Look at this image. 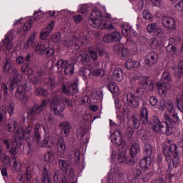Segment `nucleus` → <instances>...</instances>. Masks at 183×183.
<instances>
[{
    "mask_svg": "<svg viewBox=\"0 0 183 183\" xmlns=\"http://www.w3.org/2000/svg\"><path fill=\"white\" fill-rule=\"evenodd\" d=\"M110 127L112 128H116L114 133L110 137V139L116 147H119V145H122L124 147V143L121 137V131H119V128L121 126L119 124H117L112 119L109 120Z\"/></svg>",
    "mask_w": 183,
    "mask_h": 183,
    "instance_id": "nucleus-1",
    "label": "nucleus"
},
{
    "mask_svg": "<svg viewBox=\"0 0 183 183\" xmlns=\"http://www.w3.org/2000/svg\"><path fill=\"white\" fill-rule=\"evenodd\" d=\"M154 154L152 146L149 143H147L144 147V158L140 161V165L143 169H148L151 165V157Z\"/></svg>",
    "mask_w": 183,
    "mask_h": 183,
    "instance_id": "nucleus-2",
    "label": "nucleus"
},
{
    "mask_svg": "<svg viewBox=\"0 0 183 183\" xmlns=\"http://www.w3.org/2000/svg\"><path fill=\"white\" fill-rule=\"evenodd\" d=\"M178 151V146L175 144H172L170 146H166L164 148L163 153L166 157L167 164L169 165L168 172L172 171V159L171 158V154L174 155Z\"/></svg>",
    "mask_w": 183,
    "mask_h": 183,
    "instance_id": "nucleus-3",
    "label": "nucleus"
},
{
    "mask_svg": "<svg viewBox=\"0 0 183 183\" xmlns=\"http://www.w3.org/2000/svg\"><path fill=\"white\" fill-rule=\"evenodd\" d=\"M89 16L90 18L89 22L93 28H99L101 26L102 24V12L101 11L98 9H94Z\"/></svg>",
    "mask_w": 183,
    "mask_h": 183,
    "instance_id": "nucleus-4",
    "label": "nucleus"
},
{
    "mask_svg": "<svg viewBox=\"0 0 183 183\" xmlns=\"http://www.w3.org/2000/svg\"><path fill=\"white\" fill-rule=\"evenodd\" d=\"M46 105H48V100H43L40 104H34L30 109L29 114L31 117H32V118H36L38 115H40L41 112L45 111Z\"/></svg>",
    "mask_w": 183,
    "mask_h": 183,
    "instance_id": "nucleus-5",
    "label": "nucleus"
},
{
    "mask_svg": "<svg viewBox=\"0 0 183 183\" xmlns=\"http://www.w3.org/2000/svg\"><path fill=\"white\" fill-rule=\"evenodd\" d=\"M51 111H54V115H61L65 110V105L59 103V98L54 96L50 102Z\"/></svg>",
    "mask_w": 183,
    "mask_h": 183,
    "instance_id": "nucleus-6",
    "label": "nucleus"
},
{
    "mask_svg": "<svg viewBox=\"0 0 183 183\" xmlns=\"http://www.w3.org/2000/svg\"><path fill=\"white\" fill-rule=\"evenodd\" d=\"M163 28H166L168 31H175L177 29V24H175V19L168 16H163L161 20Z\"/></svg>",
    "mask_w": 183,
    "mask_h": 183,
    "instance_id": "nucleus-7",
    "label": "nucleus"
},
{
    "mask_svg": "<svg viewBox=\"0 0 183 183\" xmlns=\"http://www.w3.org/2000/svg\"><path fill=\"white\" fill-rule=\"evenodd\" d=\"M158 52L157 51H150L149 52L146 56L145 64L147 65V66H154L155 64L158 62V58H159Z\"/></svg>",
    "mask_w": 183,
    "mask_h": 183,
    "instance_id": "nucleus-8",
    "label": "nucleus"
},
{
    "mask_svg": "<svg viewBox=\"0 0 183 183\" xmlns=\"http://www.w3.org/2000/svg\"><path fill=\"white\" fill-rule=\"evenodd\" d=\"M15 98L19 101H21L22 104H26L28 102V97L25 94L24 86H19L16 89Z\"/></svg>",
    "mask_w": 183,
    "mask_h": 183,
    "instance_id": "nucleus-9",
    "label": "nucleus"
},
{
    "mask_svg": "<svg viewBox=\"0 0 183 183\" xmlns=\"http://www.w3.org/2000/svg\"><path fill=\"white\" fill-rule=\"evenodd\" d=\"M39 147H41V148H53V147L55 145V137L51 135H49L47 137H45L42 141V143H37Z\"/></svg>",
    "mask_w": 183,
    "mask_h": 183,
    "instance_id": "nucleus-10",
    "label": "nucleus"
},
{
    "mask_svg": "<svg viewBox=\"0 0 183 183\" xmlns=\"http://www.w3.org/2000/svg\"><path fill=\"white\" fill-rule=\"evenodd\" d=\"M139 82L141 85H143V86H146V89L149 92H151V91H154V89L155 88V83L154 82V80L149 79L148 76H143L139 79Z\"/></svg>",
    "mask_w": 183,
    "mask_h": 183,
    "instance_id": "nucleus-11",
    "label": "nucleus"
},
{
    "mask_svg": "<svg viewBox=\"0 0 183 183\" xmlns=\"http://www.w3.org/2000/svg\"><path fill=\"white\" fill-rule=\"evenodd\" d=\"M159 132L166 134V135H172V127H171V124L166 120L165 122H161L158 130V133Z\"/></svg>",
    "mask_w": 183,
    "mask_h": 183,
    "instance_id": "nucleus-12",
    "label": "nucleus"
},
{
    "mask_svg": "<svg viewBox=\"0 0 183 183\" xmlns=\"http://www.w3.org/2000/svg\"><path fill=\"white\" fill-rule=\"evenodd\" d=\"M121 39V34L118 31H114L103 36L104 42H118Z\"/></svg>",
    "mask_w": 183,
    "mask_h": 183,
    "instance_id": "nucleus-13",
    "label": "nucleus"
},
{
    "mask_svg": "<svg viewBox=\"0 0 183 183\" xmlns=\"http://www.w3.org/2000/svg\"><path fill=\"white\" fill-rule=\"evenodd\" d=\"M127 104H129V107H131L132 108H134L135 109L139 108V100L138 99V98L134 97V94H132V93H127Z\"/></svg>",
    "mask_w": 183,
    "mask_h": 183,
    "instance_id": "nucleus-14",
    "label": "nucleus"
},
{
    "mask_svg": "<svg viewBox=\"0 0 183 183\" xmlns=\"http://www.w3.org/2000/svg\"><path fill=\"white\" fill-rule=\"evenodd\" d=\"M140 122L142 125H148L149 119L148 118V109L145 107H142L139 111Z\"/></svg>",
    "mask_w": 183,
    "mask_h": 183,
    "instance_id": "nucleus-15",
    "label": "nucleus"
},
{
    "mask_svg": "<svg viewBox=\"0 0 183 183\" xmlns=\"http://www.w3.org/2000/svg\"><path fill=\"white\" fill-rule=\"evenodd\" d=\"M157 86L158 88L159 95L161 97H167V94H168L167 89H169V84L159 81L157 83Z\"/></svg>",
    "mask_w": 183,
    "mask_h": 183,
    "instance_id": "nucleus-16",
    "label": "nucleus"
},
{
    "mask_svg": "<svg viewBox=\"0 0 183 183\" xmlns=\"http://www.w3.org/2000/svg\"><path fill=\"white\" fill-rule=\"evenodd\" d=\"M31 132H32V126L27 127L26 130L21 127L17 129L16 139H24L25 134L31 135Z\"/></svg>",
    "mask_w": 183,
    "mask_h": 183,
    "instance_id": "nucleus-17",
    "label": "nucleus"
},
{
    "mask_svg": "<svg viewBox=\"0 0 183 183\" xmlns=\"http://www.w3.org/2000/svg\"><path fill=\"white\" fill-rule=\"evenodd\" d=\"M54 26H55V24L54 22H51L47 26V27L44 28L40 34L41 39L45 40L46 38H48V36H49V34L52 32Z\"/></svg>",
    "mask_w": 183,
    "mask_h": 183,
    "instance_id": "nucleus-18",
    "label": "nucleus"
},
{
    "mask_svg": "<svg viewBox=\"0 0 183 183\" xmlns=\"http://www.w3.org/2000/svg\"><path fill=\"white\" fill-rule=\"evenodd\" d=\"M161 124V121H159V118L157 116H154L150 119V128L154 131L155 134H158V131L159 130V125Z\"/></svg>",
    "mask_w": 183,
    "mask_h": 183,
    "instance_id": "nucleus-19",
    "label": "nucleus"
},
{
    "mask_svg": "<svg viewBox=\"0 0 183 183\" xmlns=\"http://www.w3.org/2000/svg\"><path fill=\"white\" fill-rule=\"evenodd\" d=\"M12 39H14V33L12 31H9L6 34V37L4 41V44L9 51H10V49H12V47L14 46Z\"/></svg>",
    "mask_w": 183,
    "mask_h": 183,
    "instance_id": "nucleus-20",
    "label": "nucleus"
},
{
    "mask_svg": "<svg viewBox=\"0 0 183 183\" xmlns=\"http://www.w3.org/2000/svg\"><path fill=\"white\" fill-rule=\"evenodd\" d=\"M164 121H167L170 125H178L179 124V117L177 114H173L172 118L168 114H164Z\"/></svg>",
    "mask_w": 183,
    "mask_h": 183,
    "instance_id": "nucleus-21",
    "label": "nucleus"
},
{
    "mask_svg": "<svg viewBox=\"0 0 183 183\" xmlns=\"http://www.w3.org/2000/svg\"><path fill=\"white\" fill-rule=\"evenodd\" d=\"M49 167L44 166L42 169L41 173V183H51V179H49Z\"/></svg>",
    "mask_w": 183,
    "mask_h": 183,
    "instance_id": "nucleus-22",
    "label": "nucleus"
},
{
    "mask_svg": "<svg viewBox=\"0 0 183 183\" xmlns=\"http://www.w3.org/2000/svg\"><path fill=\"white\" fill-rule=\"evenodd\" d=\"M112 78L114 81L121 82L124 79V71L121 68L116 69L112 74Z\"/></svg>",
    "mask_w": 183,
    "mask_h": 183,
    "instance_id": "nucleus-23",
    "label": "nucleus"
},
{
    "mask_svg": "<svg viewBox=\"0 0 183 183\" xmlns=\"http://www.w3.org/2000/svg\"><path fill=\"white\" fill-rule=\"evenodd\" d=\"M34 136L36 144H40L41 141V124L36 123L34 128Z\"/></svg>",
    "mask_w": 183,
    "mask_h": 183,
    "instance_id": "nucleus-24",
    "label": "nucleus"
},
{
    "mask_svg": "<svg viewBox=\"0 0 183 183\" xmlns=\"http://www.w3.org/2000/svg\"><path fill=\"white\" fill-rule=\"evenodd\" d=\"M141 151V147H139V142L135 141L132 144L130 149L131 157H136L137 154Z\"/></svg>",
    "mask_w": 183,
    "mask_h": 183,
    "instance_id": "nucleus-25",
    "label": "nucleus"
},
{
    "mask_svg": "<svg viewBox=\"0 0 183 183\" xmlns=\"http://www.w3.org/2000/svg\"><path fill=\"white\" fill-rule=\"evenodd\" d=\"M166 51L171 55H175L177 54V46H175V42H174V39H169V44L166 47Z\"/></svg>",
    "mask_w": 183,
    "mask_h": 183,
    "instance_id": "nucleus-26",
    "label": "nucleus"
},
{
    "mask_svg": "<svg viewBox=\"0 0 183 183\" xmlns=\"http://www.w3.org/2000/svg\"><path fill=\"white\" fill-rule=\"evenodd\" d=\"M11 69H12V61L8 58H6L2 69L3 73H4L5 75H9Z\"/></svg>",
    "mask_w": 183,
    "mask_h": 183,
    "instance_id": "nucleus-27",
    "label": "nucleus"
},
{
    "mask_svg": "<svg viewBox=\"0 0 183 183\" xmlns=\"http://www.w3.org/2000/svg\"><path fill=\"white\" fill-rule=\"evenodd\" d=\"M78 58L83 64H88V62H91V56L85 51H79Z\"/></svg>",
    "mask_w": 183,
    "mask_h": 183,
    "instance_id": "nucleus-28",
    "label": "nucleus"
},
{
    "mask_svg": "<svg viewBox=\"0 0 183 183\" xmlns=\"http://www.w3.org/2000/svg\"><path fill=\"white\" fill-rule=\"evenodd\" d=\"M141 64L139 61L132 60V59H128L126 61L127 69H132V68H139Z\"/></svg>",
    "mask_w": 183,
    "mask_h": 183,
    "instance_id": "nucleus-29",
    "label": "nucleus"
},
{
    "mask_svg": "<svg viewBox=\"0 0 183 183\" xmlns=\"http://www.w3.org/2000/svg\"><path fill=\"white\" fill-rule=\"evenodd\" d=\"M57 148L60 154H64L65 152V149H66V144H65L64 137H59L57 143Z\"/></svg>",
    "mask_w": 183,
    "mask_h": 183,
    "instance_id": "nucleus-30",
    "label": "nucleus"
},
{
    "mask_svg": "<svg viewBox=\"0 0 183 183\" xmlns=\"http://www.w3.org/2000/svg\"><path fill=\"white\" fill-rule=\"evenodd\" d=\"M64 95L65 94L62 92H59L58 95L56 97H58L59 101H62V102H64V104H66L67 107H72V101L65 97Z\"/></svg>",
    "mask_w": 183,
    "mask_h": 183,
    "instance_id": "nucleus-31",
    "label": "nucleus"
},
{
    "mask_svg": "<svg viewBox=\"0 0 183 183\" xmlns=\"http://www.w3.org/2000/svg\"><path fill=\"white\" fill-rule=\"evenodd\" d=\"M160 81L167 84L168 85L172 83V80L171 79V74L169 71H166L163 73Z\"/></svg>",
    "mask_w": 183,
    "mask_h": 183,
    "instance_id": "nucleus-32",
    "label": "nucleus"
},
{
    "mask_svg": "<svg viewBox=\"0 0 183 183\" xmlns=\"http://www.w3.org/2000/svg\"><path fill=\"white\" fill-rule=\"evenodd\" d=\"M74 64L67 63L66 66L64 67V74L65 75H68L69 76L74 75Z\"/></svg>",
    "mask_w": 183,
    "mask_h": 183,
    "instance_id": "nucleus-33",
    "label": "nucleus"
},
{
    "mask_svg": "<svg viewBox=\"0 0 183 183\" xmlns=\"http://www.w3.org/2000/svg\"><path fill=\"white\" fill-rule=\"evenodd\" d=\"M113 174L116 175V177H119L120 181L122 182L120 183H127V180L125 179V175L124 174V173L121 172L117 167H115L113 169Z\"/></svg>",
    "mask_w": 183,
    "mask_h": 183,
    "instance_id": "nucleus-34",
    "label": "nucleus"
},
{
    "mask_svg": "<svg viewBox=\"0 0 183 183\" xmlns=\"http://www.w3.org/2000/svg\"><path fill=\"white\" fill-rule=\"evenodd\" d=\"M11 74H12L11 82H15L18 84L21 80V74H19V73L18 72V69H14L11 71Z\"/></svg>",
    "mask_w": 183,
    "mask_h": 183,
    "instance_id": "nucleus-35",
    "label": "nucleus"
},
{
    "mask_svg": "<svg viewBox=\"0 0 183 183\" xmlns=\"http://www.w3.org/2000/svg\"><path fill=\"white\" fill-rule=\"evenodd\" d=\"M36 97H48V90L39 87L34 90Z\"/></svg>",
    "mask_w": 183,
    "mask_h": 183,
    "instance_id": "nucleus-36",
    "label": "nucleus"
},
{
    "mask_svg": "<svg viewBox=\"0 0 183 183\" xmlns=\"http://www.w3.org/2000/svg\"><path fill=\"white\" fill-rule=\"evenodd\" d=\"M44 159L46 162H54V159H55V154L52 150L48 151L45 156Z\"/></svg>",
    "mask_w": 183,
    "mask_h": 183,
    "instance_id": "nucleus-37",
    "label": "nucleus"
},
{
    "mask_svg": "<svg viewBox=\"0 0 183 183\" xmlns=\"http://www.w3.org/2000/svg\"><path fill=\"white\" fill-rule=\"evenodd\" d=\"M174 167V168H177L178 165H179V152L178 150L173 154V159L172 160V166Z\"/></svg>",
    "mask_w": 183,
    "mask_h": 183,
    "instance_id": "nucleus-38",
    "label": "nucleus"
},
{
    "mask_svg": "<svg viewBox=\"0 0 183 183\" xmlns=\"http://www.w3.org/2000/svg\"><path fill=\"white\" fill-rule=\"evenodd\" d=\"M61 132L64 135H68L69 134V129L71 127L69 126V122H64L61 124Z\"/></svg>",
    "mask_w": 183,
    "mask_h": 183,
    "instance_id": "nucleus-39",
    "label": "nucleus"
},
{
    "mask_svg": "<svg viewBox=\"0 0 183 183\" xmlns=\"http://www.w3.org/2000/svg\"><path fill=\"white\" fill-rule=\"evenodd\" d=\"M132 122L134 129H139V127H141V122H139V119H138V117L136 116V114L132 116Z\"/></svg>",
    "mask_w": 183,
    "mask_h": 183,
    "instance_id": "nucleus-40",
    "label": "nucleus"
},
{
    "mask_svg": "<svg viewBox=\"0 0 183 183\" xmlns=\"http://www.w3.org/2000/svg\"><path fill=\"white\" fill-rule=\"evenodd\" d=\"M18 128V122L16 120H11L7 124V129L9 132H12L14 129H16Z\"/></svg>",
    "mask_w": 183,
    "mask_h": 183,
    "instance_id": "nucleus-41",
    "label": "nucleus"
},
{
    "mask_svg": "<svg viewBox=\"0 0 183 183\" xmlns=\"http://www.w3.org/2000/svg\"><path fill=\"white\" fill-rule=\"evenodd\" d=\"M0 159L5 165H11V157L5 154V153L0 154Z\"/></svg>",
    "mask_w": 183,
    "mask_h": 183,
    "instance_id": "nucleus-42",
    "label": "nucleus"
},
{
    "mask_svg": "<svg viewBox=\"0 0 183 183\" xmlns=\"http://www.w3.org/2000/svg\"><path fill=\"white\" fill-rule=\"evenodd\" d=\"M35 38H36V34L33 33V35H31L29 39L24 44V48L28 49V48H29V46H31L32 44H34V41H35Z\"/></svg>",
    "mask_w": 183,
    "mask_h": 183,
    "instance_id": "nucleus-43",
    "label": "nucleus"
},
{
    "mask_svg": "<svg viewBox=\"0 0 183 183\" xmlns=\"http://www.w3.org/2000/svg\"><path fill=\"white\" fill-rule=\"evenodd\" d=\"M67 64H68V61L60 59L57 61L56 66H57L59 71H62V69H64V68H65V66Z\"/></svg>",
    "mask_w": 183,
    "mask_h": 183,
    "instance_id": "nucleus-44",
    "label": "nucleus"
},
{
    "mask_svg": "<svg viewBox=\"0 0 183 183\" xmlns=\"http://www.w3.org/2000/svg\"><path fill=\"white\" fill-rule=\"evenodd\" d=\"M45 49H46V45H45L42 43L39 44L36 46V51L37 54H39L40 55H44V53L45 52Z\"/></svg>",
    "mask_w": 183,
    "mask_h": 183,
    "instance_id": "nucleus-45",
    "label": "nucleus"
},
{
    "mask_svg": "<svg viewBox=\"0 0 183 183\" xmlns=\"http://www.w3.org/2000/svg\"><path fill=\"white\" fill-rule=\"evenodd\" d=\"M22 72H27L28 75H32L34 74V70L32 68L29 67V64L26 63L21 66Z\"/></svg>",
    "mask_w": 183,
    "mask_h": 183,
    "instance_id": "nucleus-46",
    "label": "nucleus"
},
{
    "mask_svg": "<svg viewBox=\"0 0 183 183\" xmlns=\"http://www.w3.org/2000/svg\"><path fill=\"white\" fill-rule=\"evenodd\" d=\"M142 169L143 171H147V169H144L141 167V163L139 164V166H137L136 168L134 169V174L136 178H138V177H140L141 174H142Z\"/></svg>",
    "mask_w": 183,
    "mask_h": 183,
    "instance_id": "nucleus-47",
    "label": "nucleus"
},
{
    "mask_svg": "<svg viewBox=\"0 0 183 183\" xmlns=\"http://www.w3.org/2000/svg\"><path fill=\"white\" fill-rule=\"evenodd\" d=\"M61 178H62V174H61V171L60 170H56L54 172V175L53 177V181L54 183H58L60 182L61 183Z\"/></svg>",
    "mask_w": 183,
    "mask_h": 183,
    "instance_id": "nucleus-48",
    "label": "nucleus"
},
{
    "mask_svg": "<svg viewBox=\"0 0 183 183\" xmlns=\"http://www.w3.org/2000/svg\"><path fill=\"white\" fill-rule=\"evenodd\" d=\"M68 92L69 95H75V94H78V86L76 84H71L68 87Z\"/></svg>",
    "mask_w": 183,
    "mask_h": 183,
    "instance_id": "nucleus-49",
    "label": "nucleus"
},
{
    "mask_svg": "<svg viewBox=\"0 0 183 183\" xmlns=\"http://www.w3.org/2000/svg\"><path fill=\"white\" fill-rule=\"evenodd\" d=\"M94 76H104L105 75V70L104 69H96L92 73Z\"/></svg>",
    "mask_w": 183,
    "mask_h": 183,
    "instance_id": "nucleus-50",
    "label": "nucleus"
},
{
    "mask_svg": "<svg viewBox=\"0 0 183 183\" xmlns=\"http://www.w3.org/2000/svg\"><path fill=\"white\" fill-rule=\"evenodd\" d=\"M89 54L91 55L92 59L93 61H97L98 59V52L93 48L88 49Z\"/></svg>",
    "mask_w": 183,
    "mask_h": 183,
    "instance_id": "nucleus-51",
    "label": "nucleus"
},
{
    "mask_svg": "<svg viewBox=\"0 0 183 183\" xmlns=\"http://www.w3.org/2000/svg\"><path fill=\"white\" fill-rule=\"evenodd\" d=\"M11 159L14 161V168L16 171H21V168H22V164L21 162H16V156H11Z\"/></svg>",
    "mask_w": 183,
    "mask_h": 183,
    "instance_id": "nucleus-52",
    "label": "nucleus"
},
{
    "mask_svg": "<svg viewBox=\"0 0 183 183\" xmlns=\"http://www.w3.org/2000/svg\"><path fill=\"white\" fill-rule=\"evenodd\" d=\"M92 99H96L97 101H99L102 99V93L98 91H94L92 93Z\"/></svg>",
    "mask_w": 183,
    "mask_h": 183,
    "instance_id": "nucleus-53",
    "label": "nucleus"
},
{
    "mask_svg": "<svg viewBox=\"0 0 183 183\" xmlns=\"http://www.w3.org/2000/svg\"><path fill=\"white\" fill-rule=\"evenodd\" d=\"M109 89L112 94H118V91H119V89H118V86L115 83H110L109 86Z\"/></svg>",
    "mask_w": 183,
    "mask_h": 183,
    "instance_id": "nucleus-54",
    "label": "nucleus"
},
{
    "mask_svg": "<svg viewBox=\"0 0 183 183\" xmlns=\"http://www.w3.org/2000/svg\"><path fill=\"white\" fill-rule=\"evenodd\" d=\"M46 85H47L48 88L50 89H54L55 88V81L52 78H48L46 79Z\"/></svg>",
    "mask_w": 183,
    "mask_h": 183,
    "instance_id": "nucleus-55",
    "label": "nucleus"
},
{
    "mask_svg": "<svg viewBox=\"0 0 183 183\" xmlns=\"http://www.w3.org/2000/svg\"><path fill=\"white\" fill-rule=\"evenodd\" d=\"M119 162H127V152L123 151L118 154Z\"/></svg>",
    "mask_w": 183,
    "mask_h": 183,
    "instance_id": "nucleus-56",
    "label": "nucleus"
},
{
    "mask_svg": "<svg viewBox=\"0 0 183 183\" xmlns=\"http://www.w3.org/2000/svg\"><path fill=\"white\" fill-rule=\"evenodd\" d=\"M166 110L169 114H172V112L174 111V102L169 100L167 101V102L166 103Z\"/></svg>",
    "mask_w": 183,
    "mask_h": 183,
    "instance_id": "nucleus-57",
    "label": "nucleus"
},
{
    "mask_svg": "<svg viewBox=\"0 0 183 183\" xmlns=\"http://www.w3.org/2000/svg\"><path fill=\"white\" fill-rule=\"evenodd\" d=\"M32 177H34V172L31 170V168L27 167L26 172V178L27 179V182H31Z\"/></svg>",
    "mask_w": 183,
    "mask_h": 183,
    "instance_id": "nucleus-58",
    "label": "nucleus"
},
{
    "mask_svg": "<svg viewBox=\"0 0 183 183\" xmlns=\"http://www.w3.org/2000/svg\"><path fill=\"white\" fill-rule=\"evenodd\" d=\"M154 174H155V172H150L146 174L142 177L143 182H148L149 181V179H151L152 178V177H154Z\"/></svg>",
    "mask_w": 183,
    "mask_h": 183,
    "instance_id": "nucleus-59",
    "label": "nucleus"
},
{
    "mask_svg": "<svg viewBox=\"0 0 183 183\" xmlns=\"http://www.w3.org/2000/svg\"><path fill=\"white\" fill-rule=\"evenodd\" d=\"M74 44H75V41L71 39H67L64 41V45L66 48H72Z\"/></svg>",
    "mask_w": 183,
    "mask_h": 183,
    "instance_id": "nucleus-60",
    "label": "nucleus"
},
{
    "mask_svg": "<svg viewBox=\"0 0 183 183\" xmlns=\"http://www.w3.org/2000/svg\"><path fill=\"white\" fill-rule=\"evenodd\" d=\"M54 49H52V47H49V46H47L44 50V55H46V56H52V55H54Z\"/></svg>",
    "mask_w": 183,
    "mask_h": 183,
    "instance_id": "nucleus-61",
    "label": "nucleus"
},
{
    "mask_svg": "<svg viewBox=\"0 0 183 183\" xmlns=\"http://www.w3.org/2000/svg\"><path fill=\"white\" fill-rule=\"evenodd\" d=\"M142 16L144 19L150 20L152 19V14L149 12V10L146 9L142 12Z\"/></svg>",
    "mask_w": 183,
    "mask_h": 183,
    "instance_id": "nucleus-62",
    "label": "nucleus"
},
{
    "mask_svg": "<svg viewBox=\"0 0 183 183\" xmlns=\"http://www.w3.org/2000/svg\"><path fill=\"white\" fill-rule=\"evenodd\" d=\"M1 90L3 91L4 97H8L9 94L8 93V91L9 89L8 88V86L6 84H0Z\"/></svg>",
    "mask_w": 183,
    "mask_h": 183,
    "instance_id": "nucleus-63",
    "label": "nucleus"
},
{
    "mask_svg": "<svg viewBox=\"0 0 183 183\" xmlns=\"http://www.w3.org/2000/svg\"><path fill=\"white\" fill-rule=\"evenodd\" d=\"M51 41L56 43H59L61 41V34L59 33H56L51 36Z\"/></svg>",
    "mask_w": 183,
    "mask_h": 183,
    "instance_id": "nucleus-64",
    "label": "nucleus"
}]
</instances>
